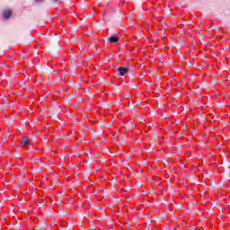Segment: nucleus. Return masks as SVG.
Returning <instances> with one entry per match:
<instances>
[{
	"mask_svg": "<svg viewBox=\"0 0 230 230\" xmlns=\"http://www.w3.org/2000/svg\"><path fill=\"white\" fill-rule=\"evenodd\" d=\"M118 72H119V76H125V75H127V73H128V68L120 66L118 68Z\"/></svg>",
	"mask_w": 230,
	"mask_h": 230,
	"instance_id": "1",
	"label": "nucleus"
},
{
	"mask_svg": "<svg viewBox=\"0 0 230 230\" xmlns=\"http://www.w3.org/2000/svg\"><path fill=\"white\" fill-rule=\"evenodd\" d=\"M4 19H10L12 17V10H5L3 13Z\"/></svg>",
	"mask_w": 230,
	"mask_h": 230,
	"instance_id": "2",
	"label": "nucleus"
},
{
	"mask_svg": "<svg viewBox=\"0 0 230 230\" xmlns=\"http://www.w3.org/2000/svg\"><path fill=\"white\" fill-rule=\"evenodd\" d=\"M111 44H115L116 42H118L119 40V38L116 37V36H111L109 39Z\"/></svg>",
	"mask_w": 230,
	"mask_h": 230,
	"instance_id": "3",
	"label": "nucleus"
},
{
	"mask_svg": "<svg viewBox=\"0 0 230 230\" xmlns=\"http://www.w3.org/2000/svg\"><path fill=\"white\" fill-rule=\"evenodd\" d=\"M28 145H30V142H28L27 139H23V140L22 141V146H28Z\"/></svg>",
	"mask_w": 230,
	"mask_h": 230,
	"instance_id": "4",
	"label": "nucleus"
},
{
	"mask_svg": "<svg viewBox=\"0 0 230 230\" xmlns=\"http://www.w3.org/2000/svg\"><path fill=\"white\" fill-rule=\"evenodd\" d=\"M35 1V3H40V1H42V0H34Z\"/></svg>",
	"mask_w": 230,
	"mask_h": 230,
	"instance_id": "5",
	"label": "nucleus"
}]
</instances>
